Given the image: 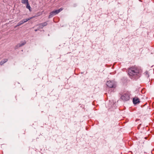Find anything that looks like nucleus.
I'll return each instance as SVG.
<instances>
[{
	"label": "nucleus",
	"instance_id": "1",
	"mask_svg": "<svg viewBox=\"0 0 154 154\" xmlns=\"http://www.w3.org/2000/svg\"><path fill=\"white\" fill-rule=\"evenodd\" d=\"M142 72V70L140 67L136 66H133L128 69V74L131 79H137L139 78Z\"/></svg>",
	"mask_w": 154,
	"mask_h": 154
},
{
	"label": "nucleus",
	"instance_id": "2",
	"mask_svg": "<svg viewBox=\"0 0 154 154\" xmlns=\"http://www.w3.org/2000/svg\"><path fill=\"white\" fill-rule=\"evenodd\" d=\"M130 94L128 92L125 93L121 97V98L124 101H127L130 98Z\"/></svg>",
	"mask_w": 154,
	"mask_h": 154
},
{
	"label": "nucleus",
	"instance_id": "3",
	"mask_svg": "<svg viewBox=\"0 0 154 154\" xmlns=\"http://www.w3.org/2000/svg\"><path fill=\"white\" fill-rule=\"evenodd\" d=\"M63 10V8H61L58 10H55L51 12L50 13V14L48 17L49 18L52 17L54 15L58 14L59 12L62 11Z\"/></svg>",
	"mask_w": 154,
	"mask_h": 154
},
{
	"label": "nucleus",
	"instance_id": "4",
	"mask_svg": "<svg viewBox=\"0 0 154 154\" xmlns=\"http://www.w3.org/2000/svg\"><path fill=\"white\" fill-rule=\"evenodd\" d=\"M106 85L109 88H115L116 87L115 83L114 81H108L106 82Z\"/></svg>",
	"mask_w": 154,
	"mask_h": 154
},
{
	"label": "nucleus",
	"instance_id": "5",
	"mask_svg": "<svg viewBox=\"0 0 154 154\" xmlns=\"http://www.w3.org/2000/svg\"><path fill=\"white\" fill-rule=\"evenodd\" d=\"M26 43L25 41H24L21 42L20 43L18 44L15 46L16 48H19L21 47L24 45Z\"/></svg>",
	"mask_w": 154,
	"mask_h": 154
},
{
	"label": "nucleus",
	"instance_id": "6",
	"mask_svg": "<svg viewBox=\"0 0 154 154\" xmlns=\"http://www.w3.org/2000/svg\"><path fill=\"white\" fill-rule=\"evenodd\" d=\"M133 102L134 104H137L140 102L139 99L137 97H134L133 98Z\"/></svg>",
	"mask_w": 154,
	"mask_h": 154
},
{
	"label": "nucleus",
	"instance_id": "7",
	"mask_svg": "<svg viewBox=\"0 0 154 154\" xmlns=\"http://www.w3.org/2000/svg\"><path fill=\"white\" fill-rule=\"evenodd\" d=\"M47 25L46 22L40 23L39 24V27L40 28H42L43 27L46 26Z\"/></svg>",
	"mask_w": 154,
	"mask_h": 154
},
{
	"label": "nucleus",
	"instance_id": "8",
	"mask_svg": "<svg viewBox=\"0 0 154 154\" xmlns=\"http://www.w3.org/2000/svg\"><path fill=\"white\" fill-rule=\"evenodd\" d=\"M33 17H29L27 19H24L22 20L23 23L26 22L32 19Z\"/></svg>",
	"mask_w": 154,
	"mask_h": 154
},
{
	"label": "nucleus",
	"instance_id": "9",
	"mask_svg": "<svg viewBox=\"0 0 154 154\" xmlns=\"http://www.w3.org/2000/svg\"><path fill=\"white\" fill-rule=\"evenodd\" d=\"M26 7L27 9H28L30 11H31V8L30 7V5L29 4L28 2H27V4H26Z\"/></svg>",
	"mask_w": 154,
	"mask_h": 154
},
{
	"label": "nucleus",
	"instance_id": "10",
	"mask_svg": "<svg viewBox=\"0 0 154 154\" xmlns=\"http://www.w3.org/2000/svg\"><path fill=\"white\" fill-rule=\"evenodd\" d=\"M7 61V59H5L3 60H2L1 62H0V63L1 64V65H3L4 63H6Z\"/></svg>",
	"mask_w": 154,
	"mask_h": 154
},
{
	"label": "nucleus",
	"instance_id": "11",
	"mask_svg": "<svg viewBox=\"0 0 154 154\" xmlns=\"http://www.w3.org/2000/svg\"><path fill=\"white\" fill-rule=\"evenodd\" d=\"M23 23L22 20L18 23L17 25L15 27H16L17 26H20Z\"/></svg>",
	"mask_w": 154,
	"mask_h": 154
},
{
	"label": "nucleus",
	"instance_id": "12",
	"mask_svg": "<svg viewBox=\"0 0 154 154\" xmlns=\"http://www.w3.org/2000/svg\"><path fill=\"white\" fill-rule=\"evenodd\" d=\"M21 2L23 4L27 3L28 2V0H22L21 1Z\"/></svg>",
	"mask_w": 154,
	"mask_h": 154
},
{
	"label": "nucleus",
	"instance_id": "13",
	"mask_svg": "<svg viewBox=\"0 0 154 154\" xmlns=\"http://www.w3.org/2000/svg\"><path fill=\"white\" fill-rule=\"evenodd\" d=\"M148 72H146L145 73L146 74V75H147L148 74Z\"/></svg>",
	"mask_w": 154,
	"mask_h": 154
},
{
	"label": "nucleus",
	"instance_id": "14",
	"mask_svg": "<svg viewBox=\"0 0 154 154\" xmlns=\"http://www.w3.org/2000/svg\"><path fill=\"white\" fill-rule=\"evenodd\" d=\"M37 31V29H35V32Z\"/></svg>",
	"mask_w": 154,
	"mask_h": 154
},
{
	"label": "nucleus",
	"instance_id": "15",
	"mask_svg": "<svg viewBox=\"0 0 154 154\" xmlns=\"http://www.w3.org/2000/svg\"><path fill=\"white\" fill-rule=\"evenodd\" d=\"M147 77H149V75H148L147 76Z\"/></svg>",
	"mask_w": 154,
	"mask_h": 154
},
{
	"label": "nucleus",
	"instance_id": "16",
	"mask_svg": "<svg viewBox=\"0 0 154 154\" xmlns=\"http://www.w3.org/2000/svg\"><path fill=\"white\" fill-rule=\"evenodd\" d=\"M0 65H1V64L0 63Z\"/></svg>",
	"mask_w": 154,
	"mask_h": 154
}]
</instances>
